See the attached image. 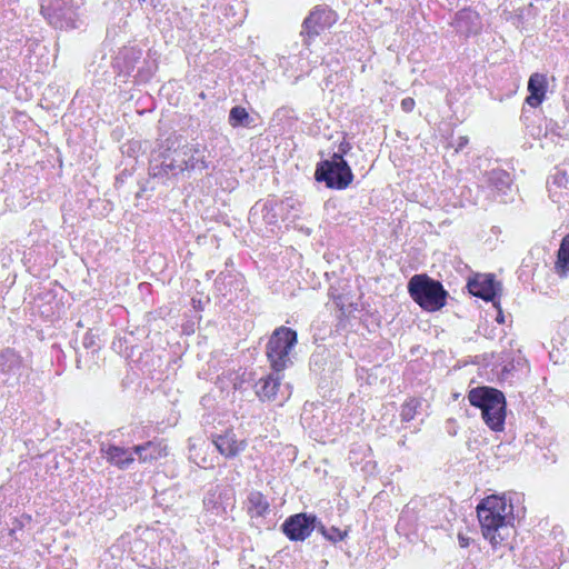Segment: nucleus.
Segmentation results:
<instances>
[{
    "mask_svg": "<svg viewBox=\"0 0 569 569\" xmlns=\"http://www.w3.org/2000/svg\"><path fill=\"white\" fill-rule=\"evenodd\" d=\"M315 177L317 181L326 182L331 189L347 188L353 178L352 171L341 153H333L330 160L317 164Z\"/></svg>",
    "mask_w": 569,
    "mask_h": 569,
    "instance_id": "39448f33",
    "label": "nucleus"
},
{
    "mask_svg": "<svg viewBox=\"0 0 569 569\" xmlns=\"http://www.w3.org/2000/svg\"><path fill=\"white\" fill-rule=\"evenodd\" d=\"M281 379V372L278 371H274L264 379H261L258 385L259 388L257 390V395L261 399L273 400L280 387Z\"/></svg>",
    "mask_w": 569,
    "mask_h": 569,
    "instance_id": "a211bd4d",
    "label": "nucleus"
},
{
    "mask_svg": "<svg viewBox=\"0 0 569 569\" xmlns=\"http://www.w3.org/2000/svg\"><path fill=\"white\" fill-rule=\"evenodd\" d=\"M557 268L566 273L569 271V236L562 240L558 252Z\"/></svg>",
    "mask_w": 569,
    "mask_h": 569,
    "instance_id": "b1692460",
    "label": "nucleus"
},
{
    "mask_svg": "<svg viewBox=\"0 0 569 569\" xmlns=\"http://www.w3.org/2000/svg\"><path fill=\"white\" fill-rule=\"evenodd\" d=\"M317 528L321 532V535L331 542L341 541L347 536V531H342L336 527L327 528L320 523Z\"/></svg>",
    "mask_w": 569,
    "mask_h": 569,
    "instance_id": "393cba45",
    "label": "nucleus"
},
{
    "mask_svg": "<svg viewBox=\"0 0 569 569\" xmlns=\"http://www.w3.org/2000/svg\"><path fill=\"white\" fill-rule=\"evenodd\" d=\"M547 84V77L545 74L536 72L530 76L528 81L529 96L526 99L530 107L537 108L542 103L546 98Z\"/></svg>",
    "mask_w": 569,
    "mask_h": 569,
    "instance_id": "f8f14e48",
    "label": "nucleus"
},
{
    "mask_svg": "<svg viewBox=\"0 0 569 569\" xmlns=\"http://www.w3.org/2000/svg\"><path fill=\"white\" fill-rule=\"evenodd\" d=\"M316 516L297 513L283 522L282 529L290 540H305L316 528Z\"/></svg>",
    "mask_w": 569,
    "mask_h": 569,
    "instance_id": "0eeeda50",
    "label": "nucleus"
},
{
    "mask_svg": "<svg viewBox=\"0 0 569 569\" xmlns=\"http://www.w3.org/2000/svg\"><path fill=\"white\" fill-rule=\"evenodd\" d=\"M411 298L425 310L436 311L446 303L447 292L439 281L426 274L413 276L408 283Z\"/></svg>",
    "mask_w": 569,
    "mask_h": 569,
    "instance_id": "7ed1b4c3",
    "label": "nucleus"
},
{
    "mask_svg": "<svg viewBox=\"0 0 569 569\" xmlns=\"http://www.w3.org/2000/svg\"><path fill=\"white\" fill-rule=\"evenodd\" d=\"M277 210H279L278 203L274 201H267L262 204L261 212L263 213V218L269 224H273L277 222Z\"/></svg>",
    "mask_w": 569,
    "mask_h": 569,
    "instance_id": "a878e982",
    "label": "nucleus"
},
{
    "mask_svg": "<svg viewBox=\"0 0 569 569\" xmlns=\"http://www.w3.org/2000/svg\"><path fill=\"white\" fill-rule=\"evenodd\" d=\"M512 505L505 497L489 496L477 507V515L485 539L492 547L506 541L513 532Z\"/></svg>",
    "mask_w": 569,
    "mask_h": 569,
    "instance_id": "f257e3e1",
    "label": "nucleus"
},
{
    "mask_svg": "<svg viewBox=\"0 0 569 569\" xmlns=\"http://www.w3.org/2000/svg\"><path fill=\"white\" fill-rule=\"evenodd\" d=\"M64 0H43L41 13L56 28L73 27L74 12Z\"/></svg>",
    "mask_w": 569,
    "mask_h": 569,
    "instance_id": "423d86ee",
    "label": "nucleus"
},
{
    "mask_svg": "<svg viewBox=\"0 0 569 569\" xmlns=\"http://www.w3.org/2000/svg\"><path fill=\"white\" fill-rule=\"evenodd\" d=\"M547 188L550 198L557 202L562 196L563 191L569 188V177L566 171L558 168L548 177Z\"/></svg>",
    "mask_w": 569,
    "mask_h": 569,
    "instance_id": "2eb2a0df",
    "label": "nucleus"
},
{
    "mask_svg": "<svg viewBox=\"0 0 569 569\" xmlns=\"http://www.w3.org/2000/svg\"><path fill=\"white\" fill-rule=\"evenodd\" d=\"M468 142H469V140L467 137H465V136L459 137L457 140L456 151L462 150L468 144Z\"/></svg>",
    "mask_w": 569,
    "mask_h": 569,
    "instance_id": "c756f323",
    "label": "nucleus"
},
{
    "mask_svg": "<svg viewBox=\"0 0 569 569\" xmlns=\"http://www.w3.org/2000/svg\"><path fill=\"white\" fill-rule=\"evenodd\" d=\"M493 302V306L498 309V315H497V318L496 320L499 322V323H503L505 322V316L502 313V310L499 306V302H497L496 300L492 301Z\"/></svg>",
    "mask_w": 569,
    "mask_h": 569,
    "instance_id": "2f4dec72",
    "label": "nucleus"
},
{
    "mask_svg": "<svg viewBox=\"0 0 569 569\" xmlns=\"http://www.w3.org/2000/svg\"><path fill=\"white\" fill-rule=\"evenodd\" d=\"M505 398L503 393L490 387H478L469 391L468 399L471 406L480 408L481 412L486 407H491L493 402Z\"/></svg>",
    "mask_w": 569,
    "mask_h": 569,
    "instance_id": "9b49d317",
    "label": "nucleus"
},
{
    "mask_svg": "<svg viewBox=\"0 0 569 569\" xmlns=\"http://www.w3.org/2000/svg\"><path fill=\"white\" fill-rule=\"evenodd\" d=\"M248 503L249 511L257 517L263 516L269 509L267 499L258 491L251 492L249 495Z\"/></svg>",
    "mask_w": 569,
    "mask_h": 569,
    "instance_id": "412c9836",
    "label": "nucleus"
},
{
    "mask_svg": "<svg viewBox=\"0 0 569 569\" xmlns=\"http://www.w3.org/2000/svg\"><path fill=\"white\" fill-rule=\"evenodd\" d=\"M201 448L190 447V459L200 468L207 469L213 467L212 462L206 456L200 457Z\"/></svg>",
    "mask_w": 569,
    "mask_h": 569,
    "instance_id": "cd10ccee",
    "label": "nucleus"
},
{
    "mask_svg": "<svg viewBox=\"0 0 569 569\" xmlns=\"http://www.w3.org/2000/svg\"><path fill=\"white\" fill-rule=\"evenodd\" d=\"M468 289L475 297L495 301L497 292L500 290V283L495 280L492 274H478L468 282Z\"/></svg>",
    "mask_w": 569,
    "mask_h": 569,
    "instance_id": "1a4fd4ad",
    "label": "nucleus"
},
{
    "mask_svg": "<svg viewBox=\"0 0 569 569\" xmlns=\"http://www.w3.org/2000/svg\"><path fill=\"white\" fill-rule=\"evenodd\" d=\"M102 452L109 462L119 467L120 469H127L134 461L130 449L109 446L108 448L102 449Z\"/></svg>",
    "mask_w": 569,
    "mask_h": 569,
    "instance_id": "dca6fc26",
    "label": "nucleus"
},
{
    "mask_svg": "<svg viewBox=\"0 0 569 569\" xmlns=\"http://www.w3.org/2000/svg\"><path fill=\"white\" fill-rule=\"evenodd\" d=\"M249 113L242 107H233L229 113V123L231 127L247 126L249 120Z\"/></svg>",
    "mask_w": 569,
    "mask_h": 569,
    "instance_id": "5701e85b",
    "label": "nucleus"
},
{
    "mask_svg": "<svg viewBox=\"0 0 569 569\" xmlns=\"http://www.w3.org/2000/svg\"><path fill=\"white\" fill-rule=\"evenodd\" d=\"M206 153V148L199 143L179 142L178 147L164 158L162 169L173 174L183 171L202 172L208 168Z\"/></svg>",
    "mask_w": 569,
    "mask_h": 569,
    "instance_id": "f03ea898",
    "label": "nucleus"
},
{
    "mask_svg": "<svg viewBox=\"0 0 569 569\" xmlns=\"http://www.w3.org/2000/svg\"><path fill=\"white\" fill-rule=\"evenodd\" d=\"M141 463H151L168 455L167 446L160 441H148L132 448Z\"/></svg>",
    "mask_w": 569,
    "mask_h": 569,
    "instance_id": "ddd939ff",
    "label": "nucleus"
},
{
    "mask_svg": "<svg viewBox=\"0 0 569 569\" xmlns=\"http://www.w3.org/2000/svg\"><path fill=\"white\" fill-rule=\"evenodd\" d=\"M346 150H347V147H343V146L341 144V146H340V151H341L342 153H345V152H346Z\"/></svg>",
    "mask_w": 569,
    "mask_h": 569,
    "instance_id": "72a5a7b5",
    "label": "nucleus"
},
{
    "mask_svg": "<svg viewBox=\"0 0 569 569\" xmlns=\"http://www.w3.org/2000/svg\"><path fill=\"white\" fill-rule=\"evenodd\" d=\"M455 27L463 34L475 33L479 29V17L471 10H462L456 14Z\"/></svg>",
    "mask_w": 569,
    "mask_h": 569,
    "instance_id": "f3484780",
    "label": "nucleus"
},
{
    "mask_svg": "<svg viewBox=\"0 0 569 569\" xmlns=\"http://www.w3.org/2000/svg\"><path fill=\"white\" fill-rule=\"evenodd\" d=\"M336 21L333 11L325 7H316L303 21V31L308 37L318 36Z\"/></svg>",
    "mask_w": 569,
    "mask_h": 569,
    "instance_id": "6e6552de",
    "label": "nucleus"
},
{
    "mask_svg": "<svg viewBox=\"0 0 569 569\" xmlns=\"http://www.w3.org/2000/svg\"><path fill=\"white\" fill-rule=\"evenodd\" d=\"M481 415L490 429L495 431L502 430L506 419V399L493 402L491 407H486Z\"/></svg>",
    "mask_w": 569,
    "mask_h": 569,
    "instance_id": "4468645a",
    "label": "nucleus"
},
{
    "mask_svg": "<svg viewBox=\"0 0 569 569\" xmlns=\"http://www.w3.org/2000/svg\"><path fill=\"white\" fill-rule=\"evenodd\" d=\"M418 406L419 401L417 399H410L405 402L400 413L402 421H411L417 413Z\"/></svg>",
    "mask_w": 569,
    "mask_h": 569,
    "instance_id": "bb28decb",
    "label": "nucleus"
},
{
    "mask_svg": "<svg viewBox=\"0 0 569 569\" xmlns=\"http://www.w3.org/2000/svg\"><path fill=\"white\" fill-rule=\"evenodd\" d=\"M212 443L219 453L226 458H234L241 453L246 447V440H238L232 431H226L222 435L212 436Z\"/></svg>",
    "mask_w": 569,
    "mask_h": 569,
    "instance_id": "9d476101",
    "label": "nucleus"
},
{
    "mask_svg": "<svg viewBox=\"0 0 569 569\" xmlns=\"http://www.w3.org/2000/svg\"><path fill=\"white\" fill-rule=\"evenodd\" d=\"M415 108V100L412 98H405L401 101V109L405 112H411Z\"/></svg>",
    "mask_w": 569,
    "mask_h": 569,
    "instance_id": "c85d7f7f",
    "label": "nucleus"
},
{
    "mask_svg": "<svg viewBox=\"0 0 569 569\" xmlns=\"http://www.w3.org/2000/svg\"><path fill=\"white\" fill-rule=\"evenodd\" d=\"M278 207L279 211H281L284 214V219L293 221L296 218L299 217L300 203L292 198H287L286 200L281 201L280 203H278Z\"/></svg>",
    "mask_w": 569,
    "mask_h": 569,
    "instance_id": "4be33fe9",
    "label": "nucleus"
},
{
    "mask_svg": "<svg viewBox=\"0 0 569 569\" xmlns=\"http://www.w3.org/2000/svg\"><path fill=\"white\" fill-rule=\"evenodd\" d=\"M488 181L492 188H495L500 193H506L511 184L510 174L501 169H495L490 171Z\"/></svg>",
    "mask_w": 569,
    "mask_h": 569,
    "instance_id": "6ab92c4d",
    "label": "nucleus"
},
{
    "mask_svg": "<svg viewBox=\"0 0 569 569\" xmlns=\"http://www.w3.org/2000/svg\"><path fill=\"white\" fill-rule=\"evenodd\" d=\"M346 150H347V147H343V146L341 144V146H340V151H341L342 153H345V152H346Z\"/></svg>",
    "mask_w": 569,
    "mask_h": 569,
    "instance_id": "473e14b6",
    "label": "nucleus"
},
{
    "mask_svg": "<svg viewBox=\"0 0 569 569\" xmlns=\"http://www.w3.org/2000/svg\"><path fill=\"white\" fill-rule=\"evenodd\" d=\"M19 365V357L13 350L7 349L0 352V375L14 373Z\"/></svg>",
    "mask_w": 569,
    "mask_h": 569,
    "instance_id": "aec40b11",
    "label": "nucleus"
},
{
    "mask_svg": "<svg viewBox=\"0 0 569 569\" xmlns=\"http://www.w3.org/2000/svg\"><path fill=\"white\" fill-rule=\"evenodd\" d=\"M458 540H459V546L461 548H467L469 545H470V538L469 537H466L465 535L462 533H459L458 535Z\"/></svg>",
    "mask_w": 569,
    "mask_h": 569,
    "instance_id": "7c9ffc66",
    "label": "nucleus"
},
{
    "mask_svg": "<svg viewBox=\"0 0 569 569\" xmlns=\"http://www.w3.org/2000/svg\"><path fill=\"white\" fill-rule=\"evenodd\" d=\"M297 343V332L288 327L277 328L267 345V357L274 371H283L290 363V352Z\"/></svg>",
    "mask_w": 569,
    "mask_h": 569,
    "instance_id": "20e7f679",
    "label": "nucleus"
}]
</instances>
